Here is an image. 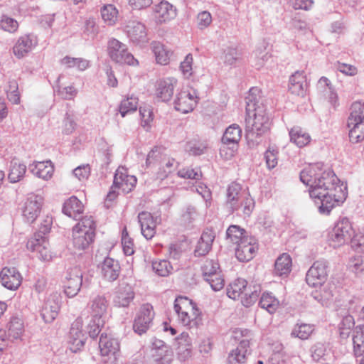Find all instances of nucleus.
<instances>
[{
    "label": "nucleus",
    "mask_w": 364,
    "mask_h": 364,
    "mask_svg": "<svg viewBox=\"0 0 364 364\" xmlns=\"http://www.w3.org/2000/svg\"><path fill=\"white\" fill-rule=\"evenodd\" d=\"M291 269V258L288 254H282L276 260L274 272L279 276H287Z\"/></svg>",
    "instance_id": "nucleus-40"
},
{
    "label": "nucleus",
    "mask_w": 364,
    "mask_h": 364,
    "mask_svg": "<svg viewBox=\"0 0 364 364\" xmlns=\"http://www.w3.org/2000/svg\"><path fill=\"white\" fill-rule=\"evenodd\" d=\"M348 122H364V102L358 101L351 105Z\"/></svg>",
    "instance_id": "nucleus-52"
},
{
    "label": "nucleus",
    "mask_w": 364,
    "mask_h": 364,
    "mask_svg": "<svg viewBox=\"0 0 364 364\" xmlns=\"http://www.w3.org/2000/svg\"><path fill=\"white\" fill-rule=\"evenodd\" d=\"M300 180L309 186V196L321 214H329L347 197L346 186L339 184L340 181L333 171L330 168L323 169L321 164L304 168L300 173Z\"/></svg>",
    "instance_id": "nucleus-1"
},
{
    "label": "nucleus",
    "mask_w": 364,
    "mask_h": 364,
    "mask_svg": "<svg viewBox=\"0 0 364 364\" xmlns=\"http://www.w3.org/2000/svg\"><path fill=\"white\" fill-rule=\"evenodd\" d=\"M354 318L350 315L344 316L340 323V335L343 338H346L350 334V330L354 326Z\"/></svg>",
    "instance_id": "nucleus-58"
},
{
    "label": "nucleus",
    "mask_w": 364,
    "mask_h": 364,
    "mask_svg": "<svg viewBox=\"0 0 364 364\" xmlns=\"http://www.w3.org/2000/svg\"><path fill=\"white\" fill-rule=\"evenodd\" d=\"M152 270L159 277H168L173 271V267L166 259H159L152 262Z\"/></svg>",
    "instance_id": "nucleus-49"
},
{
    "label": "nucleus",
    "mask_w": 364,
    "mask_h": 364,
    "mask_svg": "<svg viewBox=\"0 0 364 364\" xmlns=\"http://www.w3.org/2000/svg\"><path fill=\"white\" fill-rule=\"evenodd\" d=\"M124 31L127 37L134 43H143L147 41L146 26L139 21H129L125 26Z\"/></svg>",
    "instance_id": "nucleus-24"
},
{
    "label": "nucleus",
    "mask_w": 364,
    "mask_h": 364,
    "mask_svg": "<svg viewBox=\"0 0 364 364\" xmlns=\"http://www.w3.org/2000/svg\"><path fill=\"white\" fill-rule=\"evenodd\" d=\"M134 298V292L131 285L122 283L119 285L113 302L119 307H127Z\"/></svg>",
    "instance_id": "nucleus-28"
},
{
    "label": "nucleus",
    "mask_w": 364,
    "mask_h": 364,
    "mask_svg": "<svg viewBox=\"0 0 364 364\" xmlns=\"http://www.w3.org/2000/svg\"><path fill=\"white\" fill-rule=\"evenodd\" d=\"M178 176L181 178L198 180L200 178L202 173L199 168H183L178 171Z\"/></svg>",
    "instance_id": "nucleus-63"
},
{
    "label": "nucleus",
    "mask_w": 364,
    "mask_h": 364,
    "mask_svg": "<svg viewBox=\"0 0 364 364\" xmlns=\"http://www.w3.org/2000/svg\"><path fill=\"white\" fill-rule=\"evenodd\" d=\"M261 100V91L258 87L250 89L245 97L246 114H252V112L257 111L259 107H263Z\"/></svg>",
    "instance_id": "nucleus-33"
},
{
    "label": "nucleus",
    "mask_w": 364,
    "mask_h": 364,
    "mask_svg": "<svg viewBox=\"0 0 364 364\" xmlns=\"http://www.w3.org/2000/svg\"><path fill=\"white\" fill-rule=\"evenodd\" d=\"M323 287L319 291H315L312 293V296L318 301L322 306H328L330 301L332 299L333 293L331 286L328 284L322 285Z\"/></svg>",
    "instance_id": "nucleus-47"
},
{
    "label": "nucleus",
    "mask_w": 364,
    "mask_h": 364,
    "mask_svg": "<svg viewBox=\"0 0 364 364\" xmlns=\"http://www.w3.org/2000/svg\"><path fill=\"white\" fill-rule=\"evenodd\" d=\"M29 170L34 176L46 181L52 177L54 171L53 166L49 161L33 163L29 166Z\"/></svg>",
    "instance_id": "nucleus-30"
},
{
    "label": "nucleus",
    "mask_w": 364,
    "mask_h": 364,
    "mask_svg": "<svg viewBox=\"0 0 364 364\" xmlns=\"http://www.w3.org/2000/svg\"><path fill=\"white\" fill-rule=\"evenodd\" d=\"M99 348L105 364H116L119 353V343L117 339L102 333Z\"/></svg>",
    "instance_id": "nucleus-11"
},
{
    "label": "nucleus",
    "mask_w": 364,
    "mask_h": 364,
    "mask_svg": "<svg viewBox=\"0 0 364 364\" xmlns=\"http://www.w3.org/2000/svg\"><path fill=\"white\" fill-rule=\"evenodd\" d=\"M60 304L61 296L59 293L54 292L48 296L41 309V316L45 322L50 323L57 317Z\"/></svg>",
    "instance_id": "nucleus-19"
},
{
    "label": "nucleus",
    "mask_w": 364,
    "mask_h": 364,
    "mask_svg": "<svg viewBox=\"0 0 364 364\" xmlns=\"http://www.w3.org/2000/svg\"><path fill=\"white\" fill-rule=\"evenodd\" d=\"M107 51L110 58L117 63L129 65L138 63L133 55L128 51L127 46L115 38L109 41Z\"/></svg>",
    "instance_id": "nucleus-10"
},
{
    "label": "nucleus",
    "mask_w": 364,
    "mask_h": 364,
    "mask_svg": "<svg viewBox=\"0 0 364 364\" xmlns=\"http://www.w3.org/2000/svg\"><path fill=\"white\" fill-rule=\"evenodd\" d=\"M241 136V128L239 127V125L233 124L226 129L222 138V142L223 144L238 146Z\"/></svg>",
    "instance_id": "nucleus-37"
},
{
    "label": "nucleus",
    "mask_w": 364,
    "mask_h": 364,
    "mask_svg": "<svg viewBox=\"0 0 364 364\" xmlns=\"http://www.w3.org/2000/svg\"><path fill=\"white\" fill-rule=\"evenodd\" d=\"M63 77L62 75H60L58 77V82L60 83L61 78ZM57 95L62 98L63 100H73L74 98L77 96L78 93L77 89L73 85H63L60 84H58L56 86V88L55 90Z\"/></svg>",
    "instance_id": "nucleus-45"
},
{
    "label": "nucleus",
    "mask_w": 364,
    "mask_h": 364,
    "mask_svg": "<svg viewBox=\"0 0 364 364\" xmlns=\"http://www.w3.org/2000/svg\"><path fill=\"white\" fill-rule=\"evenodd\" d=\"M348 127L351 142L358 143L364 139V122H348Z\"/></svg>",
    "instance_id": "nucleus-46"
},
{
    "label": "nucleus",
    "mask_w": 364,
    "mask_h": 364,
    "mask_svg": "<svg viewBox=\"0 0 364 364\" xmlns=\"http://www.w3.org/2000/svg\"><path fill=\"white\" fill-rule=\"evenodd\" d=\"M198 96L195 90H182L174 101L175 109L183 114L193 110L198 103Z\"/></svg>",
    "instance_id": "nucleus-18"
},
{
    "label": "nucleus",
    "mask_w": 364,
    "mask_h": 364,
    "mask_svg": "<svg viewBox=\"0 0 364 364\" xmlns=\"http://www.w3.org/2000/svg\"><path fill=\"white\" fill-rule=\"evenodd\" d=\"M306 85L304 72L296 71L289 78V90L294 95H303Z\"/></svg>",
    "instance_id": "nucleus-31"
},
{
    "label": "nucleus",
    "mask_w": 364,
    "mask_h": 364,
    "mask_svg": "<svg viewBox=\"0 0 364 364\" xmlns=\"http://www.w3.org/2000/svg\"><path fill=\"white\" fill-rule=\"evenodd\" d=\"M120 272V266L117 260L106 257L101 265V273L103 277L109 281L116 280Z\"/></svg>",
    "instance_id": "nucleus-29"
},
{
    "label": "nucleus",
    "mask_w": 364,
    "mask_h": 364,
    "mask_svg": "<svg viewBox=\"0 0 364 364\" xmlns=\"http://www.w3.org/2000/svg\"><path fill=\"white\" fill-rule=\"evenodd\" d=\"M95 223L92 216L84 217L73 230V243L75 249L83 250L94 240Z\"/></svg>",
    "instance_id": "nucleus-5"
},
{
    "label": "nucleus",
    "mask_w": 364,
    "mask_h": 364,
    "mask_svg": "<svg viewBox=\"0 0 364 364\" xmlns=\"http://www.w3.org/2000/svg\"><path fill=\"white\" fill-rule=\"evenodd\" d=\"M176 16V8L167 1H161L154 6V17L157 23H166Z\"/></svg>",
    "instance_id": "nucleus-23"
},
{
    "label": "nucleus",
    "mask_w": 364,
    "mask_h": 364,
    "mask_svg": "<svg viewBox=\"0 0 364 364\" xmlns=\"http://www.w3.org/2000/svg\"><path fill=\"white\" fill-rule=\"evenodd\" d=\"M89 284V278L83 277L82 270L79 267L68 269L63 280V291L69 298L75 296L82 287H87Z\"/></svg>",
    "instance_id": "nucleus-9"
},
{
    "label": "nucleus",
    "mask_w": 364,
    "mask_h": 364,
    "mask_svg": "<svg viewBox=\"0 0 364 364\" xmlns=\"http://www.w3.org/2000/svg\"><path fill=\"white\" fill-rule=\"evenodd\" d=\"M113 183L114 188L122 190L124 193H128L135 187L136 178L129 175L127 168L120 166L116 170Z\"/></svg>",
    "instance_id": "nucleus-21"
},
{
    "label": "nucleus",
    "mask_w": 364,
    "mask_h": 364,
    "mask_svg": "<svg viewBox=\"0 0 364 364\" xmlns=\"http://www.w3.org/2000/svg\"><path fill=\"white\" fill-rule=\"evenodd\" d=\"M201 269L204 279L213 277L215 274L220 272L218 263L213 259H206L203 262Z\"/></svg>",
    "instance_id": "nucleus-55"
},
{
    "label": "nucleus",
    "mask_w": 364,
    "mask_h": 364,
    "mask_svg": "<svg viewBox=\"0 0 364 364\" xmlns=\"http://www.w3.org/2000/svg\"><path fill=\"white\" fill-rule=\"evenodd\" d=\"M214 238L211 231L203 232L196 247L195 255H205L210 250Z\"/></svg>",
    "instance_id": "nucleus-36"
},
{
    "label": "nucleus",
    "mask_w": 364,
    "mask_h": 364,
    "mask_svg": "<svg viewBox=\"0 0 364 364\" xmlns=\"http://www.w3.org/2000/svg\"><path fill=\"white\" fill-rule=\"evenodd\" d=\"M147 167L157 168V178L164 179L177 168L175 159L170 158L161 151L159 147H154L147 155L146 160Z\"/></svg>",
    "instance_id": "nucleus-7"
},
{
    "label": "nucleus",
    "mask_w": 364,
    "mask_h": 364,
    "mask_svg": "<svg viewBox=\"0 0 364 364\" xmlns=\"http://www.w3.org/2000/svg\"><path fill=\"white\" fill-rule=\"evenodd\" d=\"M212 21L210 13L207 11H203L198 14L196 23L198 29L203 30L211 24Z\"/></svg>",
    "instance_id": "nucleus-59"
},
{
    "label": "nucleus",
    "mask_w": 364,
    "mask_h": 364,
    "mask_svg": "<svg viewBox=\"0 0 364 364\" xmlns=\"http://www.w3.org/2000/svg\"><path fill=\"white\" fill-rule=\"evenodd\" d=\"M333 228L336 232L342 234L348 241H353V238L355 235H354V230L351 223L349 219L346 217L341 218L336 223Z\"/></svg>",
    "instance_id": "nucleus-44"
},
{
    "label": "nucleus",
    "mask_w": 364,
    "mask_h": 364,
    "mask_svg": "<svg viewBox=\"0 0 364 364\" xmlns=\"http://www.w3.org/2000/svg\"><path fill=\"white\" fill-rule=\"evenodd\" d=\"M24 332L22 320L18 317H12L8 324V336L10 339H20Z\"/></svg>",
    "instance_id": "nucleus-43"
},
{
    "label": "nucleus",
    "mask_w": 364,
    "mask_h": 364,
    "mask_svg": "<svg viewBox=\"0 0 364 364\" xmlns=\"http://www.w3.org/2000/svg\"><path fill=\"white\" fill-rule=\"evenodd\" d=\"M290 141L299 147L306 146L311 141L310 135L299 127H293L289 131Z\"/></svg>",
    "instance_id": "nucleus-39"
},
{
    "label": "nucleus",
    "mask_w": 364,
    "mask_h": 364,
    "mask_svg": "<svg viewBox=\"0 0 364 364\" xmlns=\"http://www.w3.org/2000/svg\"><path fill=\"white\" fill-rule=\"evenodd\" d=\"M205 280L210 285L213 290L217 291L222 289L224 287V279L220 273L215 274L213 277H209Z\"/></svg>",
    "instance_id": "nucleus-64"
},
{
    "label": "nucleus",
    "mask_w": 364,
    "mask_h": 364,
    "mask_svg": "<svg viewBox=\"0 0 364 364\" xmlns=\"http://www.w3.org/2000/svg\"><path fill=\"white\" fill-rule=\"evenodd\" d=\"M259 293V286H254L252 289L250 287H247V282L242 278L236 279L227 287L228 296L234 300L240 298L242 304L247 307L257 300Z\"/></svg>",
    "instance_id": "nucleus-4"
},
{
    "label": "nucleus",
    "mask_w": 364,
    "mask_h": 364,
    "mask_svg": "<svg viewBox=\"0 0 364 364\" xmlns=\"http://www.w3.org/2000/svg\"><path fill=\"white\" fill-rule=\"evenodd\" d=\"M23 277L15 267H4L0 272L2 286L9 290H16L21 284Z\"/></svg>",
    "instance_id": "nucleus-22"
},
{
    "label": "nucleus",
    "mask_w": 364,
    "mask_h": 364,
    "mask_svg": "<svg viewBox=\"0 0 364 364\" xmlns=\"http://www.w3.org/2000/svg\"><path fill=\"white\" fill-rule=\"evenodd\" d=\"M87 337L82 331V320L77 318L71 326L68 336V343L72 352L76 353L83 348Z\"/></svg>",
    "instance_id": "nucleus-13"
},
{
    "label": "nucleus",
    "mask_w": 364,
    "mask_h": 364,
    "mask_svg": "<svg viewBox=\"0 0 364 364\" xmlns=\"http://www.w3.org/2000/svg\"><path fill=\"white\" fill-rule=\"evenodd\" d=\"M151 48L157 63L167 65L169 63L173 53L171 49L161 43L156 41L151 43Z\"/></svg>",
    "instance_id": "nucleus-35"
},
{
    "label": "nucleus",
    "mask_w": 364,
    "mask_h": 364,
    "mask_svg": "<svg viewBox=\"0 0 364 364\" xmlns=\"http://www.w3.org/2000/svg\"><path fill=\"white\" fill-rule=\"evenodd\" d=\"M178 322L188 328H197L201 323V315L196 305L186 296H178L173 304Z\"/></svg>",
    "instance_id": "nucleus-2"
},
{
    "label": "nucleus",
    "mask_w": 364,
    "mask_h": 364,
    "mask_svg": "<svg viewBox=\"0 0 364 364\" xmlns=\"http://www.w3.org/2000/svg\"><path fill=\"white\" fill-rule=\"evenodd\" d=\"M227 239L230 240L234 244L238 245L243 240L245 237H250L247 235L244 229L240 228L237 225H230L226 232Z\"/></svg>",
    "instance_id": "nucleus-50"
},
{
    "label": "nucleus",
    "mask_w": 364,
    "mask_h": 364,
    "mask_svg": "<svg viewBox=\"0 0 364 364\" xmlns=\"http://www.w3.org/2000/svg\"><path fill=\"white\" fill-rule=\"evenodd\" d=\"M278 150L274 147H269L264 153V159L269 169L274 168L278 163Z\"/></svg>",
    "instance_id": "nucleus-60"
},
{
    "label": "nucleus",
    "mask_w": 364,
    "mask_h": 364,
    "mask_svg": "<svg viewBox=\"0 0 364 364\" xmlns=\"http://www.w3.org/2000/svg\"><path fill=\"white\" fill-rule=\"evenodd\" d=\"M138 107V98L131 96L122 100L119 107V111L122 117H124L127 114L134 112Z\"/></svg>",
    "instance_id": "nucleus-51"
},
{
    "label": "nucleus",
    "mask_w": 364,
    "mask_h": 364,
    "mask_svg": "<svg viewBox=\"0 0 364 364\" xmlns=\"http://www.w3.org/2000/svg\"><path fill=\"white\" fill-rule=\"evenodd\" d=\"M83 211V205L82 203L75 196L68 199L63 205V212L70 218L77 220V217Z\"/></svg>",
    "instance_id": "nucleus-34"
},
{
    "label": "nucleus",
    "mask_w": 364,
    "mask_h": 364,
    "mask_svg": "<svg viewBox=\"0 0 364 364\" xmlns=\"http://www.w3.org/2000/svg\"><path fill=\"white\" fill-rule=\"evenodd\" d=\"M327 262L323 260L315 262L306 273V281L311 287H318L324 284L327 279Z\"/></svg>",
    "instance_id": "nucleus-12"
},
{
    "label": "nucleus",
    "mask_w": 364,
    "mask_h": 364,
    "mask_svg": "<svg viewBox=\"0 0 364 364\" xmlns=\"http://www.w3.org/2000/svg\"><path fill=\"white\" fill-rule=\"evenodd\" d=\"M152 355L159 364H171L173 358L171 349L163 341L156 338L152 342Z\"/></svg>",
    "instance_id": "nucleus-25"
},
{
    "label": "nucleus",
    "mask_w": 364,
    "mask_h": 364,
    "mask_svg": "<svg viewBox=\"0 0 364 364\" xmlns=\"http://www.w3.org/2000/svg\"><path fill=\"white\" fill-rule=\"evenodd\" d=\"M239 200L245 201V210L247 213L253 210L255 200L250 193L242 188L240 184L233 182L229 185L227 189L226 205L232 212H235Z\"/></svg>",
    "instance_id": "nucleus-8"
},
{
    "label": "nucleus",
    "mask_w": 364,
    "mask_h": 364,
    "mask_svg": "<svg viewBox=\"0 0 364 364\" xmlns=\"http://www.w3.org/2000/svg\"><path fill=\"white\" fill-rule=\"evenodd\" d=\"M154 316L153 306L151 304L142 305L134 319V331L139 335L145 333L150 327Z\"/></svg>",
    "instance_id": "nucleus-16"
},
{
    "label": "nucleus",
    "mask_w": 364,
    "mask_h": 364,
    "mask_svg": "<svg viewBox=\"0 0 364 364\" xmlns=\"http://www.w3.org/2000/svg\"><path fill=\"white\" fill-rule=\"evenodd\" d=\"M61 64L68 68H76L80 71H84L89 67L90 63L84 58L65 56L61 60Z\"/></svg>",
    "instance_id": "nucleus-48"
},
{
    "label": "nucleus",
    "mask_w": 364,
    "mask_h": 364,
    "mask_svg": "<svg viewBox=\"0 0 364 364\" xmlns=\"http://www.w3.org/2000/svg\"><path fill=\"white\" fill-rule=\"evenodd\" d=\"M279 301L271 292H264L259 299V305L269 314L274 313L279 306Z\"/></svg>",
    "instance_id": "nucleus-38"
},
{
    "label": "nucleus",
    "mask_w": 364,
    "mask_h": 364,
    "mask_svg": "<svg viewBox=\"0 0 364 364\" xmlns=\"http://www.w3.org/2000/svg\"><path fill=\"white\" fill-rule=\"evenodd\" d=\"M207 146L204 143L192 141L188 142L186 149L190 154L198 156L203 154Z\"/></svg>",
    "instance_id": "nucleus-62"
},
{
    "label": "nucleus",
    "mask_w": 364,
    "mask_h": 364,
    "mask_svg": "<svg viewBox=\"0 0 364 364\" xmlns=\"http://www.w3.org/2000/svg\"><path fill=\"white\" fill-rule=\"evenodd\" d=\"M314 331V326L307 323H297L291 331V336L300 339H307Z\"/></svg>",
    "instance_id": "nucleus-53"
},
{
    "label": "nucleus",
    "mask_w": 364,
    "mask_h": 364,
    "mask_svg": "<svg viewBox=\"0 0 364 364\" xmlns=\"http://www.w3.org/2000/svg\"><path fill=\"white\" fill-rule=\"evenodd\" d=\"M353 353L358 357L364 353V325L357 326L353 334Z\"/></svg>",
    "instance_id": "nucleus-41"
},
{
    "label": "nucleus",
    "mask_w": 364,
    "mask_h": 364,
    "mask_svg": "<svg viewBox=\"0 0 364 364\" xmlns=\"http://www.w3.org/2000/svg\"><path fill=\"white\" fill-rule=\"evenodd\" d=\"M27 248L36 252L38 257L44 262H48L52 259V252L50 250L48 241L46 236L41 234H35L27 242Z\"/></svg>",
    "instance_id": "nucleus-15"
},
{
    "label": "nucleus",
    "mask_w": 364,
    "mask_h": 364,
    "mask_svg": "<svg viewBox=\"0 0 364 364\" xmlns=\"http://www.w3.org/2000/svg\"><path fill=\"white\" fill-rule=\"evenodd\" d=\"M348 242L343 235L338 232H336L334 228L328 233L329 245L334 248L339 247Z\"/></svg>",
    "instance_id": "nucleus-61"
},
{
    "label": "nucleus",
    "mask_w": 364,
    "mask_h": 364,
    "mask_svg": "<svg viewBox=\"0 0 364 364\" xmlns=\"http://www.w3.org/2000/svg\"><path fill=\"white\" fill-rule=\"evenodd\" d=\"M138 220L141 226V231L146 240H151L156 234L157 224L161 219L158 216H154L150 213L143 211L139 213Z\"/></svg>",
    "instance_id": "nucleus-20"
},
{
    "label": "nucleus",
    "mask_w": 364,
    "mask_h": 364,
    "mask_svg": "<svg viewBox=\"0 0 364 364\" xmlns=\"http://www.w3.org/2000/svg\"><path fill=\"white\" fill-rule=\"evenodd\" d=\"M245 131L247 137L257 141V138L267 132L270 127L269 118L264 107H259L252 114H246Z\"/></svg>",
    "instance_id": "nucleus-3"
},
{
    "label": "nucleus",
    "mask_w": 364,
    "mask_h": 364,
    "mask_svg": "<svg viewBox=\"0 0 364 364\" xmlns=\"http://www.w3.org/2000/svg\"><path fill=\"white\" fill-rule=\"evenodd\" d=\"M108 301L103 295H97L90 301V309L91 316L105 317L108 307Z\"/></svg>",
    "instance_id": "nucleus-32"
},
{
    "label": "nucleus",
    "mask_w": 364,
    "mask_h": 364,
    "mask_svg": "<svg viewBox=\"0 0 364 364\" xmlns=\"http://www.w3.org/2000/svg\"><path fill=\"white\" fill-rule=\"evenodd\" d=\"M234 337L240 342L237 348L228 354L226 364H246L252 353L251 333L247 329H237L234 331Z\"/></svg>",
    "instance_id": "nucleus-6"
},
{
    "label": "nucleus",
    "mask_w": 364,
    "mask_h": 364,
    "mask_svg": "<svg viewBox=\"0 0 364 364\" xmlns=\"http://www.w3.org/2000/svg\"><path fill=\"white\" fill-rule=\"evenodd\" d=\"M257 250V240L252 236L245 237L243 240L237 245L235 256L240 262H248L255 257Z\"/></svg>",
    "instance_id": "nucleus-17"
},
{
    "label": "nucleus",
    "mask_w": 364,
    "mask_h": 364,
    "mask_svg": "<svg viewBox=\"0 0 364 364\" xmlns=\"http://www.w3.org/2000/svg\"><path fill=\"white\" fill-rule=\"evenodd\" d=\"M36 38L32 35H24L18 38L13 48V53L18 58L26 56L37 45Z\"/></svg>",
    "instance_id": "nucleus-26"
},
{
    "label": "nucleus",
    "mask_w": 364,
    "mask_h": 364,
    "mask_svg": "<svg viewBox=\"0 0 364 364\" xmlns=\"http://www.w3.org/2000/svg\"><path fill=\"white\" fill-rule=\"evenodd\" d=\"M105 319L100 317L91 316V319L87 325V331L90 337L95 338L104 326Z\"/></svg>",
    "instance_id": "nucleus-56"
},
{
    "label": "nucleus",
    "mask_w": 364,
    "mask_h": 364,
    "mask_svg": "<svg viewBox=\"0 0 364 364\" xmlns=\"http://www.w3.org/2000/svg\"><path fill=\"white\" fill-rule=\"evenodd\" d=\"M118 11L112 4H107L101 9V15L102 19L108 25H113L117 19Z\"/></svg>",
    "instance_id": "nucleus-54"
},
{
    "label": "nucleus",
    "mask_w": 364,
    "mask_h": 364,
    "mask_svg": "<svg viewBox=\"0 0 364 364\" xmlns=\"http://www.w3.org/2000/svg\"><path fill=\"white\" fill-rule=\"evenodd\" d=\"M177 85V80L174 77H167L159 80L156 83V95L162 101H169Z\"/></svg>",
    "instance_id": "nucleus-27"
},
{
    "label": "nucleus",
    "mask_w": 364,
    "mask_h": 364,
    "mask_svg": "<svg viewBox=\"0 0 364 364\" xmlns=\"http://www.w3.org/2000/svg\"><path fill=\"white\" fill-rule=\"evenodd\" d=\"M18 28V23L16 20L8 16L4 15L0 19V28L13 33H15Z\"/></svg>",
    "instance_id": "nucleus-57"
},
{
    "label": "nucleus",
    "mask_w": 364,
    "mask_h": 364,
    "mask_svg": "<svg viewBox=\"0 0 364 364\" xmlns=\"http://www.w3.org/2000/svg\"><path fill=\"white\" fill-rule=\"evenodd\" d=\"M26 166L24 164L19 162L16 159L11 161L9 172L8 175L11 183H16L21 180L26 173Z\"/></svg>",
    "instance_id": "nucleus-42"
},
{
    "label": "nucleus",
    "mask_w": 364,
    "mask_h": 364,
    "mask_svg": "<svg viewBox=\"0 0 364 364\" xmlns=\"http://www.w3.org/2000/svg\"><path fill=\"white\" fill-rule=\"evenodd\" d=\"M43 204V198L40 195L28 196L22 207V215L28 223H33L39 215Z\"/></svg>",
    "instance_id": "nucleus-14"
}]
</instances>
